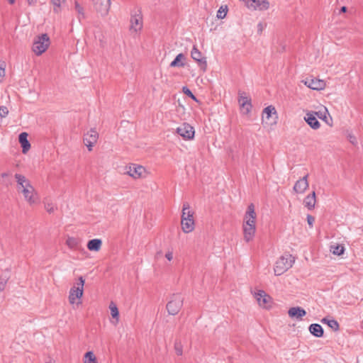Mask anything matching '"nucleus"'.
I'll return each mask as SVG.
<instances>
[{
    "label": "nucleus",
    "instance_id": "obj_1",
    "mask_svg": "<svg viewBox=\"0 0 363 363\" xmlns=\"http://www.w3.org/2000/svg\"><path fill=\"white\" fill-rule=\"evenodd\" d=\"M182 230L187 233L194 230V220L193 218V213L190 211V206L188 203H184L182 208Z\"/></svg>",
    "mask_w": 363,
    "mask_h": 363
},
{
    "label": "nucleus",
    "instance_id": "obj_2",
    "mask_svg": "<svg viewBox=\"0 0 363 363\" xmlns=\"http://www.w3.org/2000/svg\"><path fill=\"white\" fill-rule=\"evenodd\" d=\"M294 257L291 255L281 256L275 263L274 268L276 276H280L290 269L294 262Z\"/></svg>",
    "mask_w": 363,
    "mask_h": 363
},
{
    "label": "nucleus",
    "instance_id": "obj_3",
    "mask_svg": "<svg viewBox=\"0 0 363 363\" xmlns=\"http://www.w3.org/2000/svg\"><path fill=\"white\" fill-rule=\"evenodd\" d=\"M50 45V38L45 33L42 34L34 40L32 50L37 55H42L48 48Z\"/></svg>",
    "mask_w": 363,
    "mask_h": 363
},
{
    "label": "nucleus",
    "instance_id": "obj_4",
    "mask_svg": "<svg viewBox=\"0 0 363 363\" xmlns=\"http://www.w3.org/2000/svg\"><path fill=\"white\" fill-rule=\"evenodd\" d=\"M184 298L179 294H173L167 302L166 308L169 315H175L181 310L183 306Z\"/></svg>",
    "mask_w": 363,
    "mask_h": 363
},
{
    "label": "nucleus",
    "instance_id": "obj_5",
    "mask_svg": "<svg viewBox=\"0 0 363 363\" xmlns=\"http://www.w3.org/2000/svg\"><path fill=\"white\" fill-rule=\"evenodd\" d=\"M78 281L77 286H73L69 291V301L72 304L75 303L77 298H80L83 296L85 280L83 277H79Z\"/></svg>",
    "mask_w": 363,
    "mask_h": 363
},
{
    "label": "nucleus",
    "instance_id": "obj_6",
    "mask_svg": "<svg viewBox=\"0 0 363 363\" xmlns=\"http://www.w3.org/2000/svg\"><path fill=\"white\" fill-rule=\"evenodd\" d=\"M111 0H92L94 10L101 15L106 16L109 12Z\"/></svg>",
    "mask_w": 363,
    "mask_h": 363
},
{
    "label": "nucleus",
    "instance_id": "obj_7",
    "mask_svg": "<svg viewBox=\"0 0 363 363\" xmlns=\"http://www.w3.org/2000/svg\"><path fill=\"white\" fill-rule=\"evenodd\" d=\"M277 113L273 106H269L264 108L262 112V123L272 125L277 123Z\"/></svg>",
    "mask_w": 363,
    "mask_h": 363
},
{
    "label": "nucleus",
    "instance_id": "obj_8",
    "mask_svg": "<svg viewBox=\"0 0 363 363\" xmlns=\"http://www.w3.org/2000/svg\"><path fill=\"white\" fill-rule=\"evenodd\" d=\"M177 133L185 140H191L194 137V128L190 124L184 123L177 128Z\"/></svg>",
    "mask_w": 363,
    "mask_h": 363
},
{
    "label": "nucleus",
    "instance_id": "obj_9",
    "mask_svg": "<svg viewBox=\"0 0 363 363\" xmlns=\"http://www.w3.org/2000/svg\"><path fill=\"white\" fill-rule=\"evenodd\" d=\"M257 215L255 210V206L253 203H250L245 212L244 216L243 225L245 226H255L256 223Z\"/></svg>",
    "mask_w": 363,
    "mask_h": 363
},
{
    "label": "nucleus",
    "instance_id": "obj_10",
    "mask_svg": "<svg viewBox=\"0 0 363 363\" xmlns=\"http://www.w3.org/2000/svg\"><path fill=\"white\" fill-rule=\"evenodd\" d=\"M191 56L198 63L200 68L205 72L207 67L206 58L203 57L202 53L197 49L196 45L193 46Z\"/></svg>",
    "mask_w": 363,
    "mask_h": 363
},
{
    "label": "nucleus",
    "instance_id": "obj_11",
    "mask_svg": "<svg viewBox=\"0 0 363 363\" xmlns=\"http://www.w3.org/2000/svg\"><path fill=\"white\" fill-rule=\"evenodd\" d=\"M99 134L94 129H91L84 135L83 141L89 151L92 150V147L97 142Z\"/></svg>",
    "mask_w": 363,
    "mask_h": 363
},
{
    "label": "nucleus",
    "instance_id": "obj_12",
    "mask_svg": "<svg viewBox=\"0 0 363 363\" xmlns=\"http://www.w3.org/2000/svg\"><path fill=\"white\" fill-rule=\"evenodd\" d=\"M143 27V16L140 10H138L130 18V30L135 32L140 30Z\"/></svg>",
    "mask_w": 363,
    "mask_h": 363
},
{
    "label": "nucleus",
    "instance_id": "obj_13",
    "mask_svg": "<svg viewBox=\"0 0 363 363\" xmlns=\"http://www.w3.org/2000/svg\"><path fill=\"white\" fill-rule=\"evenodd\" d=\"M304 84L310 89L314 90H321L325 86V82L323 80L316 78H307Z\"/></svg>",
    "mask_w": 363,
    "mask_h": 363
},
{
    "label": "nucleus",
    "instance_id": "obj_14",
    "mask_svg": "<svg viewBox=\"0 0 363 363\" xmlns=\"http://www.w3.org/2000/svg\"><path fill=\"white\" fill-rule=\"evenodd\" d=\"M245 94L244 92H239L238 102L240 108L244 111L245 113H248L250 112L252 108L251 99L247 96H244Z\"/></svg>",
    "mask_w": 363,
    "mask_h": 363
},
{
    "label": "nucleus",
    "instance_id": "obj_15",
    "mask_svg": "<svg viewBox=\"0 0 363 363\" xmlns=\"http://www.w3.org/2000/svg\"><path fill=\"white\" fill-rule=\"evenodd\" d=\"M308 174L305 175L301 179H298L294 186V191L297 194H303L308 187Z\"/></svg>",
    "mask_w": 363,
    "mask_h": 363
},
{
    "label": "nucleus",
    "instance_id": "obj_16",
    "mask_svg": "<svg viewBox=\"0 0 363 363\" xmlns=\"http://www.w3.org/2000/svg\"><path fill=\"white\" fill-rule=\"evenodd\" d=\"M145 172V169L143 166L137 164L130 166L129 169L127 171V174L134 179L140 178Z\"/></svg>",
    "mask_w": 363,
    "mask_h": 363
},
{
    "label": "nucleus",
    "instance_id": "obj_17",
    "mask_svg": "<svg viewBox=\"0 0 363 363\" xmlns=\"http://www.w3.org/2000/svg\"><path fill=\"white\" fill-rule=\"evenodd\" d=\"M269 6V3L267 0H250L247 7L263 11L268 9Z\"/></svg>",
    "mask_w": 363,
    "mask_h": 363
},
{
    "label": "nucleus",
    "instance_id": "obj_18",
    "mask_svg": "<svg viewBox=\"0 0 363 363\" xmlns=\"http://www.w3.org/2000/svg\"><path fill=\"white\" fill-rule=\"evenodd\" d=\"M288 314L289 315V317L292 318H296L297 320H301V318L306 315V311L299 307V306H297V307H292V308H290L289 311H288Z\"/></svg>",
    "mask_w": 363,
    "mask_h": 363
},
{
    "label": "nucleus",
    "instance_id": "obj_19",
    "mask_svg": "<svg viewBox=\"0 0 363 363\" xmlns=\"http://www.w3.org/2000/svg\"><path fill=\"white\" fill-rule=\"evenodd\" d=\"M256 299L260 306L267 308V303L269 302L271 298L264 291H259L255 294Z\"/></svg>",
    "mask_w": 363,
    "mask_h": 363
},
{
    "label": "nucleus",
    "instance_id": "obj_20",
    "mask_svg": "<svg viewBox=\"0 0 363 363\" xmlns=\"http://www.w3.org/2000/svg\"><path fill=\"white\" fill-rule=\"evenodd\" d=\"M28 133L26 132H23L18 135V141L22 147L23 153H26L29 149L30 148V144L28 140Z\"/></svg>",
    "mask_w": 363,
    "mask_h": 363
},
{
    "label": "nucleus",
    "instance_id": "obj_21",
    "mask_svg": "<svg viewBox=\"0 0 363 363\" xmlns=\"http://www.w3.org/2000/svg\"><path fill=\"white\" fill-rule=\"evenodd\" d=\"M33 191L34 189L30 183H27V184L25 185V187L23 188V194L24 197L30 203H35V199L33 198Z\"/></svg>",
    "mask_w": 363,
    "mask_h": 363
},
{
    "label": "nucleus",
    "instance_id": "obj_22",
    "mask_svg": "<svg viewBox=\"0 0 363 363\" xmlns=\"http://www.w3.org/2000/svg\"><path fill=\"white\" fill-rule=\"evenodd\" d=\"M242 229H243L244 240L247 242L252 240V239L255 236V234L256 228L254 225L253 226L242 225Z\"/></svg>",
    "mask_w": 363,
    "mask_h": 363
},
{
    "label": "nucleus",
    "instance_id": "obj_23",
    "mask_svg": "<svg viewBox=\"0 0 363 363\" xmlns=\"http://www.w3.org/2000/svg\"><path fill=\"white\" fill-rule=\"evenodd\" d=\"M304 119L313 129L317 130L320 128V123L313 113H308Z\"/></svg>",
    "mask_w": 363,
    "mask_h": 363
},
{
    "label": "nucleus",
    "instance_id": "obj_24",
    "mask_svg": "<svg viewBox=\"0 0 363 363\" xmlns=\"http://www.w3.org/2000/svg\"><path fill=\"white\" fill-rule=\"evenodd\" d=\"M316 202L315 192L313 191L311 194L308 195L303 201L304 206L308 209L312 210L314 208Z\"/></svg>",
    "mask_w": 363,
    "mask_h": 363
},
{
    "label": "nucleus",
    "instance_id": "obj_25",
    "mask_svg": "<svg viewBox=\"0 0 363 363\" xmlns=\"http://www.w3.org/2000/svg\"><path fill=\"white\" fill-rule=\"evenodd\" d=\"M308 330L310 333L316 337H320L323 335V329L320 324L313 323L310 325Z\"/></svg>",
    "mask_w": 363,
    "mask_h": 363
},
{
    "label": "nucleus",
    "instance_id": "obj_26",
    "mask_svg": "<svg viewBox=\"0 0 363 363\" xmlns=\"http://www.w3.org/2000/svg\"><path fill=\"white\" fill-rule=\"evenodd\" d=\"M102 241L101 239H92L90 240L87 243V248L90 251L98 252L101 247Z\"/></svg>",
    "mask_w": 363,
    "mask_h": 363
},
{
    "label": "nucleus",
    "instance_id": "obj_27",
    "mask_svg": "<svg viewBox=\"0 0 363 363\" xmlns=\"http://www.w3.org/2000/svg\"><path fill=\"white\" fill-rule=\"evenodd\" d=\"M185 59V56L182 53H179L176 56L174 60L170 63V67H182L184 66V63L182 62Z\"/></svg>",
    "mask_w": 363,
    "mask_h": 363
},
{
    "label": "nucleus",
    "instance_id": "obj_28",
    "mask_svg": "<svg viewBox=\"0 0 363 363\" xmlns=\"http://www.w3.org/2000/svg\"><path fill=\"white\" fill-rule=\"evenodd\" d=\"M345 247L342 245H336L330 246V252L335 255H341L344 253Z\"/></svg>",
    "mask_w": 363,
    "mask_h": 363
},
{
    "label": "nucleus",
    "instance_id": "obj_29",
    "mask_svg": "<svg viewBox=\"0 0 363 363\" xmlns=\"http://www.w3.org/2000/svg\"><path fill=\"white\" fill-rule=\"evenodd\" d=\"M66 244L70 249H77L79 246V242L78 239L72 237H69L67 239Z\"/></svg>",
    "mask_w": 363,
    "mask_h": 363
},
{
    "label": "nucleus",
    "instance_id": "obj_30",
    "mask_svg": "<svg viewBox=\"0 0 363 363\" xmlns=\"http://www.w3.org/2000/svg\"><path fill=\"white\" fill-rule=\"evenodd\" d=\"M15 178L18 185H20L22 188L25 187V185L27 183H30L29 181L23 175L19 174H15Z\"/></svg>",
    "mask_w": 363,
    "mask_h": 363
},
{
    "label": "nucleus",
    "instance_id": "obj_31",
    "mask_svg": "<svg viewBox=\"0 0 363 363\" xmlns=\"http://www.w3.org/2000/svg\"><path fill=\"white\" fill-rule=\"evenodd\" d=\"M84 363H97L96 358L93 352H87L84 355Z\"/></svg>",
    "mask_w": 363,
    "mask_h": 363
},
{
    "label": "nucleus",
    "instance_id": "obj_32",
    "mask_svg": "<svg viewBox=\"0 0 363 363\" xmlns=\"http://www.w3.org/2000/svg\"><path fill=\"white\" fill-rule=\"evenodd\" d=\"M10 278L9 274H4L0 277V291L4 290L7 281Z\"/></svg>",
    "mask_w": 363,
    "mask_h": 363
},
{
    "label": "nucleus",
    "instance_id": "obj_33",
    "mask_svg": "<svg viewBox=\"0 0 363 363\" xmlns=\"http://www.w3.org/2000/svg\"><path fill=\"white\" fill-rule=\"evenodd\" d=\"M109 308H110L111 314L112 317L113 318H116L117 320H118L119 312H118L117 306L113 303H111V304L109 306Z\"/></svg>",
    "mask_w": 363,
    "mask_h": 363
},
{
    "label": "nucleus",
    "instance_id": "obj_34",
    "mask_svg": "<svg viewBox=\"0 0 363 363\" xmlns=\"http://www.w3.org/2000/svg\"><path fill=\"white\" fill-rule=\"evenodd\" d=\"M174 350L177 355L181 356L183 353V346L179 340H176L174 342Z\"/></svg>",
    "mask_w": 363,
    "mask_h": 363
},
{
    "label": "nucleus",
    "instance_id": "obj_35",
    "mask_svg": "<svg viewBox=\"0 0 363 363\" xmlns=\"http://www.w3.org/2000/svg\"><path fill=\"white\" fill-rule=\"evenodd\" d=\"M328 327L334 331H338L340 330V325L335 319H331V320L328 321Z\"/></svg>",
    "mask_w": 363,
    "mask_h": 363
},
{
    "label": "nucleus",
    "instance_id": "obj_36",
    "mask_svg": "<svg viewBox=\"0 0 363 363\" xmlns=\"http://www.w3.org/2000/svg\"><path fill=\"white\" fill-rule=\"evenodd\" d=\"M182 91L184 94L192 99L194 101H198L196 97L187 86H183Z\"/></svg>",
    "mask_w": 363,
    "mask_h": 363
},
{
    "label": "nucleus",
    "instance_id": "obj_37",
    "mask_svg": "<svg viewBox=\"0 0 363 363\" xmlns=\"http://www.w3.org/2000/svg\"><path fill=\"white\" fill-rule=\"evenodd\" d=\"M64 1L65 0H52V3L54 5V9H53L54 12L58 13L60 11L61 3Z\"/></svg>",
    "mask_w": 363,
    "mask_h": 363
},
{
    "label": "nucleus",
    "instance_id": "obj_38",
    "mask_svg": "<svg viewBox=\"0 0 363 363\" xmlns=\"http://www.w3.org/2000/svg\"><path fill=\"white\" fill-rule=\"evenodd\" d=\"M324 111H319L318 112H315L314 115L317 116L319 118L325 120L326 118V113H328V110L325 107L323 108Z\"/></svg>",
    "mask_w": 363,
    "mask_h": 363
},
{
    "label": "nucleus",
    "instance_id": "obj_39",
    "mask_svg": "<svg viewBox=\"0 0 363 363\" xmlns=\"http://www.w3.org/2000/svg\"><path fill=\"white\" fill-rule=\"evenodd\" d=\"M226 13L227 8L225 7V9H223V7L221 6L217 12V17L218 18L223 19L225 17Z\"/></svg>",
    "mask_w": 363,
    "mask_h": 363
},
{
    "label": "nucleus",
    "instance_id": "obj_40",
    "mask_svg": "<svg viewBox=\"0 0 363 363\" xmlns=\"http://www.w3.org/2000/svg\"><path fill=\"white\" fill-rule=\"evenodd\" d=\"M45 208L49 213H52L56 209V207L52 203H45Z\"/></svg>",
    "mask_w": 363,
    "mask_h": 363
},
{
    "label": "nucleus",
    "instance_id": "obj_41",
    "mask_svg": "<svg viewBox=\"0 0 363 363\" xmlns=\"http://www.w3.org/2000/svg\"><path fill=\"white\" fill-rule=\"evenodd\" d=\"M9 114V110L6 106H0V117L5 118Z\"/></svg>",
    "mask_w": 363,
    "mask_h": 363
},
{
    "label": "nucleus",
    "instance_id": "obj_42",
    "mask_svg": "<svg viewBox=\"0 0 363 363\" xmlns=\"http://www.w3.org/2000/svg\"><path fill=\"white\" fill-rule=\"evenodd\" d=\"M75 9L79 15H82V17H84V9L77 1H75Z\"/></svg>",
    "mask_w": 363,
    "mask_h": 363
},
{
    "label": "nucleus",
    "instance_id": "obj_43",
    "mask_svg": "<svg viewBox=\"0 0 363 363\" xmlns=\"http://www.w3.org/2000/svg\"><path fill=\"white\" fill-rule=\"evenodd\" d=\"M315 221V218L311 215L307 216V222L310 227H313V223Z\"/></svg>",
    "mask_w": 363,
    "mask_h": 363
},
{
    "label": "nucleus",
    "instance_id": "obj_44",
    "mask_svg": "<svg viewBox=\"0 0 363 363\" xmlns=\"http://www.w3.org/2000/svg\"><path fill=\"white\" fill-rule=\"evenodd\" d=\"M349 140L353 145H356L357 143V139H356V138L354 135H349Z\"/></svg>",
    "mask_w": 363,
    "mask_h": 363
},
{
    "label": "nucleus",
    "instance_id": "obj_45",
    "mask_svg": "<svg viewBox=\"0 0 363 363\" xmlns=\"http://www.w3.org/2000/svg\"><path fill=\"white\" fill-rule=\"evenodd\" d=\"M165 257L169 260V261H171L173 258V253L172 252H168L166 253L165 255Z\"/></svg>",
    "mask_w": 363,
    "mask_h": 363
},
{
    "label": "nucleus",
    "instance_id": "obj_46",
    "mask_svg": "<svg viewBox=\"0 0 363 363\" xmlns=\"http://www.w3.org/2000/svg\"><path fill=\"white\" fill-rule=\"evenodd\" d=\"M28 5L32 6L37 3V0H27Z\"/></svg>",
    "mask_w": 363,
    "mask_h": 363
},
{
    "label": "nucleus",
    "instance_id": "obj_47",
    "mask_svg": "<svg viewBox=\"0 0 363 363\" xmlns=\"http://www.w3.org/2000/svg\"><path fill=\"white\" fill-rule=\"evenodd\" d=\"M257 27H258V32L262 33V31L263 30L262 23H258Z\"/></svg>",
    "mask_w": 363,
    "mask_h": 363
},
{
    "label": "nucleus",
    "instance_id": "obj_48",
    "mask_svg": "<svg viewBox=\"0 0 363 363\" xmlns=\"http://www.w3.org/2000/svg\"><path fill=\"white\" fill-rule=\"evenodd\" d=\"M331 320V319H329L328 318H324L321 320V322L323 323H326L328 325V321Z\"/></svg>",
    "mask_w": 363,
    "mask_h": 363
},
{
    "label": "nucleus",
    "instance_id": "obj_49",
    "mask_svg": "<svg viewBox=\"0 0 363 363\" xmlns=\"http://www.w3.org/2000/svg\"><path fill=\"white\" fill-rule=\"evenodd\" d=\"M331 320V319H329L328 318H324L321 320V322L323 323H326L328 325V321Z\"/></svg>",
    "mask_w": 363,
    "mask_h": 363
},
{
    "label": "nucleus",
    "instance_id": "obj_50",
    "mask_svg": "<svg viewBox=\"0 0 363 363\" xmlns=\"http://www.w3.org/2000/svg\"><path fill=\"white\" fill-rule=\"evenodd\" d=\"M347 9L346 6H342L341 9H340V12L341 13H345L347 11Z\"/></svg>",
    "mask_w": 363,
    "mask_h": 363
},
{
    "label": "nucleus",
    "instance_id": "obj_51",
    "mask_svg": "<svg viewBox=\"0 0 363 363\" xmlns=\"http://www.w3.org/2000/svg\"><path fill=\"white\" fill-rule=\"evenodd\" d=\"M9 173H7V172H4V173H2V174H1V177H2V178H6V177H9Z\"/></svg>",
    "mask_w": 363,
    "mask_h": 363
},
{
    "label": "nucleus",
    "instance_id": "obj_52",
    "mask_svg": "<svg viewBox=\"0 0 363 363\" xmlns=\"http://www.w3.org/2000/svg\"><path fill=\"white\" fill-rule=\"evenodd\" d=\"M4 72H5V69H1V70H0V77H2L3 76H4Z\"/></svg>",
    "mask_w": 363,
    "mask_h": 363
},
{
    "label": "nucleus",
    "instance_id": "obj_53",
    "mask_svg": "<svg viewBox=\"0 0 363 363\" xmlns=\"http://www.w3.org/2000/svg\"><path fill=\"white\" fill-rule=\"evenodd\" d=\"M9 4H13L15 2V0H8Z\"/></svg>",
    "mask_w": 363,
    "mask_h": 363
},
{
    "label": "nucleus",
    "instance_id": "obj_54",
    "mask_svg": "<svg viewBox=\"0 0 363 363\" xmlns=\"http://www.w3.org/2000/svg\"><path fill=\"white\" fill-rule=\"evenodd\" d=\"M157 254H159V255H161L162 252H159Z\"/></svg>",
    "mask_w": 363,
    "mask_h": 363
},
{
    "label": "nucleus",
    "instance_id": "obj_55",
    "mask_svg": "<svg viewBox=\"0 0 363 363\" xmlns=\"http://www.w3.org/2000/svg\"><path fill=\"white\" fill-rule=\"evenodd\" d=\"M48 363H53V362H52V361H50V362H48Z\"/></svg>",
    "mask_w": 363,
    "mask_h": 363
}]
</instances>
